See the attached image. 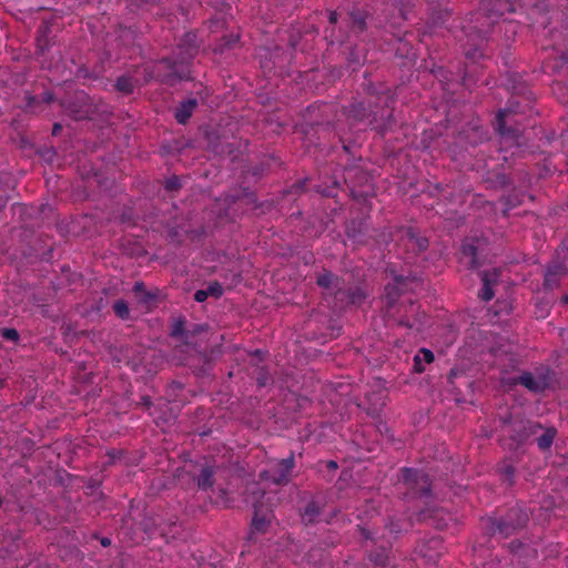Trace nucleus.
I'll use <instances>...</instances> for the list:
<instances>
[{
    "label": "nucleus",
    "mask_w": 568,
    "mask_h": 568,
    "mask_svg": "<svg viewBox=\"0 0 568 568\" xmlns=\"http://www.w3.org/2000/svg\"><path fill=\"white\" fill-rule=\"evenodd\" d=\"M199 50L195 32H186L180 40L172 58H163L156 65L158 78L162 83L174 84L190 79V63Z\"/></svg>",
    "instance_id": "obj_1"
},
{
    "label": "nucleus",
    "mask_w": 568,
    "mask_h": 568,
    "mask_svg": "<svg viewBox=\"0 0 568 568\" xmlns=\"http://www.w3.org/2000/svg\"><path fill=\"white\" fill-rule=\"evenodd\" d=\"M376 99L384 105L381 114L372 108L371 103L366 104L365 102L358 101L347 106L346 115L348 119L356 122L367 121L369 125H373L379 132L384 133L389 130L394 123V93L390 90H386L378 94Z\"/></svg>",
    "instance_id": "obj_2"
},
{
    "label": "nucleus",
    "mask_w": 568,
    "mask_h": 568,
    "mask_svg": "<svg viewBox=\"0 0 568 568\" xmlns=\"http://www.w3.org/2000/svg\"><path fill=\"white\" fill-rule=\"evenodd\" d=\"M528 520V514L516 506L510 508L505 516L489 519L490 527L488 530L493 535L499 534L503 538H507L524 528Z\"/></svg>",
    "instance_id": "obj_3"
},
{
    "label": "nucleus",
    "mask_w": 568,
    "mask_h": 568,
    "mask_svg": "<svg viewBox=\"0 0 568 568\" xmlns=\"http://www.w3.org/2000/svg\"><path fill=\"white\" fill-rule=\"evenodd\" d=\"M400 481L416 497H427L432 491V481L424 470L404 467L400 469Z\"/></svg>",
    "instance_id": "obj_4"
},
{
    "label": "nucleus",
    "mask_w": 568,
    "mask_h": 568,
    "mask_svg": "<svg viewBox=\"0 0 568 568\" xmlns=\"http://www.w3.org/2000/svg\"><path fill=\"white\" fill-rule=\"evenodd\" d=\"M399 245L414 255L422 253L428 247V240L425 236L419 235L412 227H399L397 231Z\"/></svg>",
    "instance_id": "obj_5"
},
{
    "label": "nucleus",
    "mask_w": 568,
    "mask_h": 568,
    "mask_svg": "<svg viewBox=\"0 0 568 568\" xmlns=\"http://www.w3.org/2000/svg\"><path fill=\"white\" fill-rule=\"evenodd\" d=\"M511 384L521 385L529 392L539 394L550 386V375L548 373H542L535 376L530 372H524L519 376L513 377Z\"/></svg>",
    "instance_id": "obj_6"
},
{
    "label": "nucleus",
    "mask_w": 568,
    "mask_h": 568,
    "mask_svg": "<svg viewBox=\"0 0 568 568\" xmlns=\"http://www.w3.org/2000/svg\"><path fill=\"white\" fill-rule=\"evenodd\" d=\"M274 518L273 510L262 501L254 503V516L251 525V535L265 534ZM252 538V536H250Z\"/></svg>",
    "instance_id": "obj_7"
},
{
    "label": "nucleus",
    "mask_w": 568,
    "mask_h": 568,
    "mask_svg": "<svg viewBox=\"0 0 568 568\" xmlns=\"http://www.w3.org/2000/svg\"><path fill=\"white\" fill-rule=\"evenodd\" d=\"M294 467V453L291 452L288 457L278 460L270 470V479L276 485H285L290 481L291 473Z\"/></svg>",
    "instance_id": "obj_8"
},
{
    "label": "nucleus",
    "mask_w": 568,
    "mask_h": 568,
    "mask_svg": "<svg viewBox=\"0 0 568 568\" xmlns=\"http://www.w3.org/2000/svg\"><path fill=\"white\" fill-rule=\"evenodd\" d=\"M425 320L426 314L419 311V305L416 302H409L399 325L420 332L425 325Z\"/></svg>",
    "instance_id": "obj_9"
},
{
    "label": "nucleus",
    "mask_w": 568,
    "mask_h": 568,
    "mask_svg": "<svg viewBox=\"0 0 568 568\" xmlns=\"http://www.w3.org/2000/svg\"><path fill=\"white\" fill-rule=\"evenodd\" d=\"M567 274L568 268L565 264L559 262L549 264L544 275V288L547 291L557 288Z\"/></svg>",
    "instance_id": "obj_10"
},
{
    "label": "nucleus",
    "mask_w": 568,
    "mask_h": 568,
    "mask_svg": "<svg viewBox=\"0 0 568 568\" xmlns=\"http://www.w3.org/2000/svg\"><path fill=\"white\" fill-rule=\"evenodd\" d=\"M415 277L409 278L403 275L395 276L394 283L386 285L385 287V297L387 306H392L399 294L405 290L409 288V285L415 282Z\"/></svg>",
    "instance_id": "obj_11"
},
{
    "label": "nucleus",
    "mask_w": 568,
    "mask_h": 568,
    "mask_svg": "<svg viewBox=\"0 0 568 568\" xmlns=\"http://www.w3.org/2000/svg\"><path fill=\"white\" fill-rule=\"evenodd\" d=\"M53 101V94L50 91H43L40 95H33L30 92H24V106L27 112L38 113L43 110V105Z\"/></svg>",
    "instance_id": "obj_12"
},
{
    "label": "nucleus",
    "mask_w": 568,
    "mask_h": 568,
    "mask_svg": "<svg viewBox=\"0 0 568 568\" xmlns=\"http://www.w3.org/2000/svg\"><path fill=\"white\" fill-rule=\"evenodd\" d=\"M335 300L343 305H361L365 300V295L361 288H338L335 292Z\"/></svg>",
    "instance_id": "obj_13"
},
{
    "label": "nucleus",
    "mask_w": 568,
    "mask_h": 568,
    "mask_svg": "<svg viewBox=\"0 0 568 568\" xmlns=\"http://www.w3.org/2000/svg\"><path fill=\"white\" fill-rule=\"evenodd\" d=\"M196 106L197 100L195 98L183 100L174 111L176 122L180 124H186Z\"/></svg>",
    "instance_id": "obj_14"
},
{
    "label": "nucleus",
    "mask_w": 568,
    "mask_h": 568,
    "mask_svg": "<svg viewBox=\"0 0 568 568\" xmlns=\"http://www.w3.org/2000/svg\"><path fill=\"white\" fill-rule=\"evenodd\" d=\"M443 542L438 537H433L419 546V554L432 561H436L442 555Z\"/></svg>",
    "instance_id": "obj_15"
},
{
    "label": "nucleus",
    "mask_w": 568,
    "mask_h": 568,
    "mask_svg": "<svg viewBox=\"0 0 568 568\" xmlns=\"http://www.w3.org/2000/svg\"><path fill=\"white\" fill-rule=\"evenodd\" d=\"M507 114H508V110H499L498 111L497 116H496L495 129L500 135L509 136V138L514 139L515 141H518V139L521 135L520 131L515 128L506 126L505 119H506Z\"/></svg>",
    "instance_id": "obj_16"
},
{
    "label": "nucleus",
    "mask_w": 568,
    "mask_h": 568,
    "mask_svg": "<svg viewBox=\"0 0 568 568\" xmlns=\"http://www.w3.org/2000/svg\"><path fill=\"white\" fill-rule=\"evenodd\" d=\"M316 283L320 287L333 292L334 295L338 288H342L341 278L327 270H324L317 275Z\"/></svg>",
    "instance_id": "obj_17"
},
{
    "label": "nucleus",
    "mask_w": 568,
    "mask_h": 568,
    "mask_svg": "<svg viewBox=\"0 0 568 568\" xmlns=\"http://www.w3.org/2000/svg\"><path fill=\"white\" fill-rule=\"evenodd\" d=\"M215 469L211 465L202 466L200 474L194 478L200 490H207L214 485Z\"/></svg>",
    "instance_id": "obj_18"
},
{
    "label": "nucleus",
    "mask_w": 568,
    "mask_h": 568,
    "mask_svg": "<svg viewBox=\"0 0 568 568\" xmlns=\"http://www.w3.org/2000/svg\"><path fill=\"white\" fill-rule=\"evenodd\" d=\"M435 359L433 352L428 348H420L413 358V372L422 374L425 372V364H430Z\"/></svg>",
    "instance_id": "obj_19"
},
{
    "label": "nucleus",
    "mask_w": 568,
    "mask_h": 568,
    "mask_svg": "<svg viewBox=\"0 0 568 568\" xmlns=\"http://www.w3.org/2000/svg\"><path fill=\"white\" fill-rule=\"evenodd\" d=\"M21 539V532H8L6 531L0 539V551L4 555H12L19 548V540Z\"/></svg>",
    "instance_id": "obj_20"
},
{
    "label": "nucleus",
    "mask_w": 568,
    "mask_h": 568,
    "mask_svg": "<svg viewBox=\"0 0 568 568\" xmlns=\"http://www.w3.org/2000/svg\"><path fill=\"white\" fill-rule=\"evenodd\" d=\"M460 261L469 268H477L479 262L477 261V247L473 243H464L460 250Z\"/></svg>",
    "instance_id": "obj_21"
},
{
    "label": "nucleus",
    "mask_w": 568,
    "mask_h": 568,
    "mask_svg": "<svg viewBox=\"0 0 568 568\" xmlns=\"http://www.w3.org/2000/svg\"><path fill=\"white\" fill-rule=\"evenodd\" d=\"M322 511V506L316 500H311L302 511V520L305 525L315 524L318 521Z\"/></svg>",
    "instance_id": "obj_22"
},
{
    "label": "nucleus",
    "mask_w": 568,
    "mask_h": 568,
    "mask_svg": "<svg viewBox=\"0 0 568 568\" xmlns=\"http://www.w3.org/2000/svg\"><path fill=\"white\" fill-rule=\"evenodd\" d=\"M367 16L364 11L354 10L349 13V28L356 34L363 33L366 30Z\"/></svg>",
    "instance_id": "obj_23"
},
{
    "label": "nucleus",
    "mask_w": 568,
    "mask_h": 568,
    "mask_svg": "<svg viewBox=\"0 0 568 568\" xmlns=\"http://www.w3.org/2000/svg\"><path fill=\"white\" fill-rule=\"evenodd\" d=\"M136 81L130 75H121L115 81V90L122 94L129 95L133 93Z\"/></svg>",
    "instance_id": "obj_24"
},
{
    "label": "nucleus",
    "mask_w": 568,
    "mask_h": 568,
    "mask_svg": "<svg viewBox=\"0 0 568 568\" xmlns=\"http://www.w3.org/2000/svg\"><path fill=\"white\" fill-rule=\"evenodd\" d=\"M133 292L143 303H149L155 298V295L153 293L145 290V285L143 282L134 283Z\"/></svg>",
    "instance_id": "obj_25"
},
{
    "label": "nucleus",
    "mask_w": 568,
    "mask_h": 568,
    "mask_svg": "<svg viewBox=\"0 0 568 568\" xmlns=\"http://www.w3.org/2000/svg\"><path fill=\"white\" fill-rule=\"evenodd\" d=\"M500 272L497 268L485 270L480 273L483 284L497 285L499 281Z\"/></svg>",
    "instance_id": "obj_26"
},
{
    "label": "nucleus",
    "mask_w": 568,
    "mask_h": 568,
    "mask_svg": "<svg viewBox=\"0 0 568 568\" xmlns=\"http://www.w3.org/2000/svg\"><path fill=\"white\" fill-rule=\"evenodd\" d=\"M555 437V430L547 429L537 438V446L540 450H547L551 447Z\"/></svg>",
    "instance_id": "obj_27"
},
{
    "label": "nucleus",
    "mask_w": 568,
    "mask_h": 568,
    "mask_svg": "<svg viewBox=\"0 0 568 568\" xmlns=\"http://www.w3.org/2000/svg\"><path fill=\"white\" fill-rule=\"evenodd\" d=\"M114 314L121 320H128L130 316V308L128 303L124 300H118L114 302L113 306Z\"/></svg>",
    "instance_id": "obj_28"
},
{
    "label": "nucleus",
    "mask_w": 568,
    "mask_h": 568,
    "mask_svg": "<svg viewBox=\"0 0 568 568\" xmlns=\"http://www.w3.org/2000/svg\"><path fill=\"white\" fill-rule=\"evenodd\" d=\"M500 475L503 477V480L507 483L508 485L514 484V477H515V467L511 464H508L506 462L503 463V465L499 468Z\"/></svg>",
    "instance_id": "obj_29"
},
{
    "label": "nucleus",
    "mask_w": 568,
    "mask_h": 568,
    "mask_svg": "<svg viewBox=\"0 0 568 568\" xmlns=\"http://www.w3.org/2000/svg\"><path fill=\"white\" fill-rule=\"evenodd\" d=\"M182 187L181 179L176 175H173L165 180L164 189L169 193H175Z\"/></svg>",
    "instance_id": "obj_30"
},
{
    "label": "nucleus",
    "mask_w": 568,
    "mask_h": 568,
    "mask_svg": "<svg viewBox=\"0 0 568 568\" xmlns=\"http://www.w3.org/2000/svg\"><path fill=\"white\" fill-rule=\"evenodd\" d=\"M204 291L209 297L220 298L223 295V287L217 281L209 283Z\"/></svg>",
    "instance_id": "obj_31"
},
{
    "label": "nucleus",
    "mask_w": 568,
    "mask_h": 568,
    "mask_svg": "<svg viewBox=\"0 0 568 568\" xmlns=\"http://www.w3.org/2000/svg\"><path fill=\"white\" fill-rule=\"evenodd\" d=\"M404 525L405 524L400 519H390L386 525V529L394 538H396L404 529Z\"/></svg>",
    "instance_id": "obj_32"
},
{
    "label": "nucleus",
    "mask_w": 568,
    "mask_h": 568,
    "mask_svg": "<svg viewBox=\"0 0 568 568\" xmlns=\"http://www.w3.org/2000/svg\"><path fill=\"white\" fill-rule=\"evenodd\" d=\"M495 291L493 285L483 284V287L478 292V297L484 302H489L494 298Z\"/></svg>",
    "instance_id": "obj_33"
},
{
    "label": "nucleus",
    "mask_w": 568,
    "mask_h": 568,
    "mask_svg": "<svg viewBox=\"0 0 568 568\" xmlns=\"http://www.w3.org/2000/svg\"><path fill=\"white\" fill-rule=\"evenodd\" d=\"M371 560L374 561L378 566H384L387 562L388 559V552L385 548H383L381 551L371 554Z\"/></svg>",
    "instance_id": "obj_34"
},
{
    "label": "nucleus",
    "mask_w": 568,
    "mask_h": 568,
    "mask_svg": "<svg viewBox=\"0 0 568 568\" xmlns=\"http://www.w3.org/2000/svg\"><path fill=\"white\" fill-rule=\"evenodd\" d=\"M271 381H272V377L268 374V372L265 368H261L258 371V374H257V377H256L257 385L260 387H265L266 385L270 384Z\"/></svg>",
    "instance_id": "obj_35"
},
{
    "label": "nucleus",
    "mask_w": 568,
    "mask_h": 568,
    "mask_svg": "<svg viewBox=\"0 0 568 568\" xmlns=\"http://www.w3.org/2000/svg\"><path fill=\"white\" fill-rule=\"evenodd\" d=\"M184 321L183 320H178L174 322L173 326H172V329H171V335L173 337H182L184 335Z\"/></svg>",
    "instance_id": "obj_36"
},
{
    "label": "nucleus",
    "mask_w": 568,
    "mask_h": 568,
    "mask_svg": "<svg viewBox=\"0 0 568 568\" xmlns=\"http://www.w3.org/2000/svg\"><path fill=\"white\" fill-rule=\"evenodd\" d=\"M240 40L239 36L230 34L224 36L221 40V48H232Z\"/></svg>",
    "instance_id": "obj_37"
},
{
    "label": "nucleus",
    "mask_w": 568,
    "mask_h": 568,
    "mask_svg": "<svg viewBox=\"0 0 568 568\" xmlns=\"http://www.w3.org/2000/svg\"><path fill=\"white\" fill-rule=\"evenodd\" d=\"M471 131H473V135H474L473 140L469 141V143L471 145H475V144L481 142L486 138L485 132L479 126H474L471 129Z\"/></svg>",
    "instance_id": "obj_38"
},
{
    "label": "nucleus",
    "mask_w": 568,
    "mask_h": 568,
    "mask_svg": "<svg viewBox=\"0 0 568 568\" xmlns=\"http://www.w3.org/2000/svg\"><path fill=\"white\" fill-rule=\"evenodd\" d=\"M1 336L11 342H17L19 339V333L14 328H3L1 332Z\"/></svg>",
    "instance_id": "obj_39"
},
{
    "label": "nucleus",
    "mask_w": 568,
    "mask_h": 568,
    "mask_svg": "<svg viewBox=\"0 0 568 568\" xmlns=\"http://www.w3.org/2000/svg\"><path fill=\"white\" fill-rule=\"evenodd\" d=\"M209 298L207 293L204 290H197L194 294V300L197 303H203Z\"/></svg>",
    "instance_id": "obj_40"
},
{
    "label": "nucleus",
    "mask_w": 568,
    "mask_h": 568,
    "mask_svg": "<svg viewBox=\"0 0 568 568\" xmlns=\"http://www.w3.org/2000/svg\"><path fill=\"white\" fill-rule=\"evenodd\" d=\"M305 181H298L292 185L291 193H300L304 191Z\"/></svg>",
    "instance_id": "obj_41"
},
{
    "label": "nucleus",
    "mask_w": 568,
    "mask_h": 568,
    "mask_svg": "<svg viewBox=\"0 0 568 568\" xmlns=\"http://www.w3.org/2000/svg\"><path fill=\"white\" fill-rule=\"evenodd\" d=\"M139 405L145 407V408H150L152 406V399L150 396L148 395H144L140 398V403Z\"/></svg>",
    "instance_id": "obj_42"
},
{
    "label": "nucleus",
    "mask_w": 568,
    "mask_h": 568,
    "mask_svg": "<svg viewBox=\"0 0 568 568\" xmlns=\"http://www.w3.org/2000/svg\"><path fill=\"white\" fill-rule=\"evenodd\" d=\"M328 21L331 24H336L338 21V14L336 11H329Z\"/></svg>",
    "instance_id": "obj_43"
},
{
    "label": "nucleus",
    "mask_w": 568,
    "mask_h": 568,
    "mask_svg": "<svg viewBox=\"0 0 568 568\" xmlns=\"http://www.w3.org/2000/svg\"><path fill=\"white\" fill-rule=\"evenodd\" d=\"M527 437V434L525 432L518 433L517 436L514 438L518 444L523 443Z\"/></svg>",
    "instance_id": "obj_44"
},
{
    "label": "nucleus",
    "mask_w": 568,
    "mask_h": 568,
    "mask_svg": "<svg viewBox=\"0 0 568 568\" xmlns=\"http://www.w3.org/2000/svg\"><path fill=\"white\" fill-rule=\"evenodd\" d=\"M361 532L365 539H374L372 532L369 530H367L366 528H361Z\"/></svg>",
    "instance_id": "obj_45"
},
{
    "label": "nucleus",
    "mask_w": 568,
    "mask_h": 568,
    "mask_svg": "<svg viewBox=\"0 0 568 568\" xmlns=\"http://www.w3.org/2000/svg\"><path fill=\"white\" fill-rule=\"evenodd\" d=\"M10 176L8 174H0V191L3 190V184L9 181Z\"/></svg>",
    "instance_id": "obj_46"
},
{
    "label": "nucleus",
    "mask_w": 568,
    "mask_h": 568,
    "mask_svg": "<svg viewBox=\"0 0 568 568\" xmlns=\"http://www.w3.org/2000/svg\"><path fill=\"white\" fill-rule=\"evenodd\" d=\"M101 545L103 547H108V546L111 545V540L109 538L104 537V538L101 539Z\"/></svg>",
    "instance_id": "obj_47"
},
{
    "label": "nucleus",
    "mask_w": 568,
    "mask_h": 568,
    "mask_svg": "<svg viewBox=\"0 0 568 568\" xmlns=\"http://www.w3.org/2000/svg\"><path fill=\"white\" fill-rule=\"evenodd\" d=\"M327 467H328L329 469H336L338 466H337V463H336V462H334V460H329V462L327 463Z\"/></svg>",
    "instance_id": "obj_48"
},
{
    "label": "nucleus",
    "mask_w": 568,
    "mask_h": 568,
    "mask_svg": "<svg viewBox=\"0 0 568 568\" xmlns=\"http://www.w3.org/2000/svg\"><path fill=\"white\" fill-rule=\"evenodd\" d=\"M61 129H62V126H61L59 123H55V124L53 125V131H52V133H53V134H57Z\"/></svg>",
    "instance_id": "obj_49"
},
{
    "label": "nucleus",
    "mask_w": 568,
    "mask_h": 568,
    "mask_svg": "<svg viewBox=\"0 0 568 568\" xmlns=\"http://www.w3.org/2000/svg\"><path fill=\"white\" fill-rule=\"evenodd\" d=\"M560 302H561L562 304L568 305V294L564 295V296L561 297Z\"/></svg>",
    "instance_id": "obj_50"
},
{
    "label": "nucleus",
    "mask_w": 568,
    "mask_h": 568,
    "mask_svg": "<svg viewBox=\"0 0 568 568\" xmlns=\"http://www.w3.org/2000/svg\"><path fill=\"white\" fill-rule=\"evenodd\" d=\"M347 235L355 239V235L352 233L351 227H347Z\"/></svg>",
    "instance_id": "obj_51"
},
{
    "label": "nucleus",
    "mask_w": 568,
    "mask_h": 568,
    "mask_svg": "<svg viewBox=\"0 0 568 568\" xmlns=\"http://www.w3.org/2000/svg\"><path fill=\"white\" fill-rule=\"evenodd\" d=\"M38 45L43 49V45L41 44V39L40 38H38Z\"/></svg>",
    "instance_id": "obj_52"
},
{
    "label": "nucleus",
    "mask_w": 568,
    "mask_h": 568,
    "mask_svg": "<svg viewBox=\"0 0 568 568\" xmlns=\"http://www.w3.org/2000/svg\"><path fill=\"white\" fill-rule=\"evenodd\" d=\"M174 386H176L178 388H181V384L174 383Z\"/></svg>",
    "instance_id": "obj_53"
}]
</instances>
